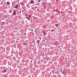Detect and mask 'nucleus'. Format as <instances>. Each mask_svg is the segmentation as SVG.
<instances>
[{
    "label": "nucleus",
    "mask_w": 77,
    "mask_h": 77,
    "mask_svg": "<svg viewBox=\"0 0 77 77\" xmlns=\"http://www.w3.org/2000/svg\"><path fill=\"white\" fill-rule=\"evenodd\" d=\"M9 3H10V2H8L7 3V5H9Z\"/></svg>",
    "instance_id": "10"
},
{
    "label": "nucleus",
    "mask_w": 77,
    "mask_h": 77,
    "mask_svg": "<svg viewBox=\"0 0 77 77\" xmlns=\"http://www.w3.org/2000/svg\"><path fill=\"white\" fill-rule=\"evenodd\" d=\"M55 26H56V27H57V26H59V25L57 24L55 25Z\"/></svg>",
    "instance_id": "7"
},
{
    "label": "nucleus",
    "mask_w": 77,
    "mask_h": 77,
    "mask_svg": "<svg viewBox=\"0 0 77 77\" xmlns=\"http://www.w3.org/2000/svg\"><path fill=\"white\" fill-rule=\"evenodd\" d=\"M23 45H26V44L25 43H23Z\"/></svg>",
    "instance_id": "14"
},
{
    "label": "nucleus",
    "mask_w": 77,
    "mask_h": 77,
    "mask_svg": "<svg viewBox=\"0 0 77 77\" xmlns=\"http://www.w3.org/2000/svg\"><path fill=\"white\" fill-rule=\"evenodd\" d=\"M57 42H58L57 41Z\"/></svg>",
    "instance_id": "20"
},
{
    "label": "nucleus",
    "mask_w": 77,
    "mask_h": 77,
    "mask_svg": "<svg viewBox=\"0 0 77 77\" xmlns=\"http://www.w3.org/2000/svg\"><path fill=\"white\" fill-rule=\"evenodd\" d=\"M18 8V5H16V7H15V8Z\"/></svg>",
    "instance_id": "8"
},
{
    "label": "nucleus",
    "mask_w": 77,
    "mask_h": 77,
    "mask_svg": "<svg viewBox=\"0 0 77 77\" xmlns=\"http://www.w3.org/2000/svg\"><path fill=\"white\" fill-rule=\"evenodd\" d=\"M51 31H52V32L53 31V29L52 30H51Z\"/></svg>",
    "instance_id": "17"
},
{
    "label": "nucleus",
    "mask_w": 77,
    "mask_h": 77,
    "mask_svg": "<svg viewBox=\"0 0 77 77\" xmlns=\"http://www.w3.org/2000/svg\"><path fill=\"white\" fill-rule=\"evenodd\" d=\"M34 45H35V44H34Z\"/></svg>",
    "instance_id": "22"
},
{
    "label": "nucleus",
    "mask_w": 77,
    "mask_h": 77,
    "mask_svg": "<svg viewBox=\"0 0 77 77\" xmlns=\"http://www.w3.org/2000/svg\"><path fill=\"white\" fill-rule=\"evenodd\" d=\"M4 77H7V76H5Z\"/></svg>",
    "instance_id": "18"
},
{
    "label": "nucleus",
    "mask_w": 77,
    "mask_h": 77,
    "mask_svg": "<svg viewBox=\"0 0 77 77\" xmlns=\"http://www.w3.org/2000/svg\"><path fill=\"white\" fill-rule=\"evenodd\" d=\"M31 3H34V2L31 1Z\"/></svg>",
    "instance_id": "9"
},
{
    "label": "nucleus",
    "mask_w": 77,
    "mask_h": 77,
    "mask_svg": "<svg viewBox=\"0 0 77 77\" xmlns=\"http://www.w3.org/2000/svg\"><path fill=\"white\" fill-rule=\"evenodd\" d=\"M27 15H28V14H25V16H27Z\"/></svg>",
    "instance_id": "12"
},
{
    "label": "nucleus",
    "mask_w": 77,
    "mask_h": 77,
    "mask_svg": "<svg viewBox=\"0 0 77 77\" xmlns=\"http://www.w3.org/2000/svg\"><path fill=\"white\" fill-rule=\"evenodd\" d=\"M61 71H62V70H61Z\"/></svg>",
    "instance_id": "19"
},
{
    "label": "nucleus",
    "mask_w": 77,
    "mask_h": 77,
    "mask_svg": "<svg viewBox=\"0 0 77 77\" xmlns=\"http://www.w3.org/2000/svg\"><path fill=\"white\" fill-rule=\"evenodd\" d=\"M7 71V70H6V69H5V70L3 71V72H6Z\"/></svg>",
    "instance_id": "4"
},
{
    "label": "nucleus",
    "mask_w": 77,
    "mask_h": 77,
    "mask_svg": "<svg viewBox=\"0 0 77 77\" xmlns=\"http://www.w3.org/2000/svg\"><path fill=\"white\" fill-rule=\"evenodd\" d=\"M43 5H46V4H45V3H44V2H43Z\"/></svg>",
    "instance_id": "11"
},
{
    "label": "nucleus",
    "mask_w": 77,
    "mask_h": 77,
    "mask_svg": "<svg viewBox=\"0 0 77 77\" xmlns=\"http://www.w3.org/2000/svg\"><path fill=\"white\" fill-rule=\"evenodd\" d=\"M55 45H57V43L55 44Z\"/></svg>",
    "instance_id": "15"
},
{
    "label": "nucleus",
    "mask_w": 77,
    "mask_h": 77,
    "mask_svg": "<svg viewBox=\"0 0 77 77\" xmlns=\"http://www.w3.org/2000/svg\"><path fill=\"white\" fill-rule=\"evenodd\" d=\"M38 2H41V0H38Z\"/></svg>",
    "instance_id": "13"
},
{
    "label": "nucleus",
    "mask_w": 77,
    "mask_h": 77,
    "mask_svg": "<svg viewBox=\"0 0 77 77\" xmlns=\"http://www.w3.org/2000/svg\"><path fill=\"white\" fill-rule=\"evenodd\" d=\"M43 33L44 35H46L47 34V33H45V32H43Z\"/></svg>",
    "instance_id": "6"
},
{
    "label": "nucleus",
    "mask_w": 77,
    "mask_h": 77,
    "mask_svg": "<svg viewBox=\"0 0 77 77\" xmlns=\"http://www.w3.org/2000/svg\"><path fill=\"white\" fill-rule=\"evenodd\" d=\"M30 62H31V63H32V61H31Z\"/></svg>",
    "instance_id": "16"
},
{
    "label": "nucleus",
    "mask_w": 77,
    "mask_h": 77,
    "mask_svg": "<svg viewBox=\"0 0 77 77\" xmlns=\"http://www.w3.org/2000/svg\"><path fill=\"white\" fill-rule=\"evenodd\" d=\"M62 73L64 74L65 73V70H63V72H62Z\"/></svg>",
    "instance_id": "5"
},
{
    "label": "nucleus",
    "mask_w": 77,
    "mask_h": 77,
    "mask_svg": "<svg viewBox=\"0 0 77 77\" xmlns=\"http://www.w3.org/2000/svg\"><path fill=\"white\" fill-rule=\"evenodd\" d=\"M13 14H14V15H16V12L15 10L14 11Z\"/></svg>",
    "instance_id": "3"
},
{
    "label": "nucleus",
    "mask_w": 77,
    "mask_h": 77,
    "mask_svg": "<svg viewBox=\"0 0 77 77\" xmlns=\"http://www.w3.org/2000/svg\"><path fill=\"white\" fill-rule=\"evenodd\" d=\"M26 18L29 21H30V17H29V16L28 17H26Z\"/></svg>",
    "instance_id": "1"
},
{
    "label": "nucleus",
    "mask_w": 77,
    "mask_h": 77,
    "mask_svg": "<svg viewBox=\"0 0 77 77\" xmlns=\"http://www.w3.org/2000/svg\"><path fill=\"white\" fill-rule=\"evenodd\" d=\"M39 42H40L39 40H38L37 41L36 43H37L38 44H39Z\"/></svg>",
    "instance_id": "2"
},
{
    "label": "nucleus",
    "mask_w": 77,
    "mask_h": 77,
    "mask_svg": "<svg viewBox=\"0 0 77 77\" xmlns=\"http://www.w3.org/2000/svg\"><path fill=\"white\" fill-rule=\"evenodd\" d=\"M43 50H44V48H43Z\"/></svg>",
    "instance_id": "21"
}]
</instances>
